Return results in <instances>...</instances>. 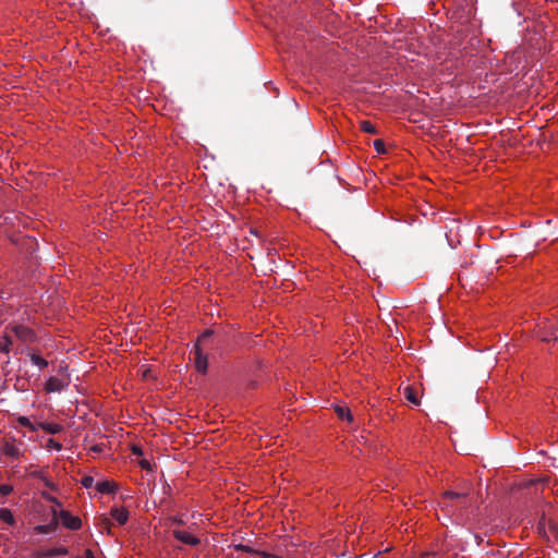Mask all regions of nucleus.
Returning <instances> with one entry per match:
<instances>
[{
  "label": "nucleus",
  "mask_w": 558,
  "mask_h": 558,
  "mask_svg": "<svg viewBox=\"0 0 558 558\" xmlns=\"http://www.w3.org/2000/svg\"><path fill=\"white\" fill-rule=\"evenodd\" d=\"M213 335L211 330H206L197 340L194 345L193 351L191 352L194 355V364L197 372L205 374L208 368L207 355L201 349V342H204Z\"/></svg>",
  "instance_id": "obj_1"
},
{
  "label": "nucleus",
  "mask_w": 558,
  "mask_h": 558,
  "mask_svg": "<svg viewBox=\"0 0 558 558\" xmlns=\"http://www.w3.org/2000/svg\"><path fill=\"white\" fill-rule=\"evenodd\" d=\"M9 329V327H7ZM14 336L24 343H32L36 340V333L33 329L24 325H13L10 327Z\"/></svg>",
  "instance_id": "obj_2"
},
{
  "label": "nucleus",
  "mask_w": 558,
  "mask_h": 558,
  "mask_svg": "<svg viewBox=\"0 0 558 558\" xmlns=\"http://www.w3.org/2000/svg\"><path fill=\"white\" fill-rule=\"evenodd\" d=\"M59 518L66 529L76 531L82 526L81 519L78 517L72 515L68 510H61L59 512Z\"/></svg>",
  "instance_id": "obj_3"
},
{
  "label": "nucleus",
  "mask_w": 558,
  "mask_h": 558,
  "mask_svg": "<svg viewBox=\"0 0 558 558\" xmlns=\"http://www.w3.org/2000/svg\"><path fill=\"white\" fill-rule=\"evenodd\" d=\"M69 554V549L66 547H57L51 549H43V550H35L32 553L33 558H51L54 556H64Z\"/></svg>",
  "instance_id": "obj_4"
},
{
  "label": "nucleus",
  "mask_w": 558,
  "mask_h": 558,
  "mask_svg": "<svg viewBox=\"0 0 558 558\" xmlns=\"http://www.w3.org/2000/svg\"><path fill=\"white\" fill-rule=\"evenodd\" d=\"M173 535L178 541H180L183 544L191 546H196L199 544V539L186 531L174 530Z\"/></svg>",
  "instance_id": "obj_5"
},
{
  "label": "nucleus",
  "mask_w": 558,
  "mask_h": 558,
  "mask_svg": "<svg viewBox=\"0 0 558 558\" xmlns=\"http://www.w3.org/2000/svg\"><path fill=\"white\" fill-rule=\"evenodd\" d=\"M111 517L120 524L123 525L129 519V511L124 508H113L111 510Z\"/></svg>",
  "instance_id": "obj_6"
},
{
  "label": "nucleus",
  "mask_w": 558,
  "mask_h": 558,
  "mask_svg": "<svg viewBox=\"0 0 558 558\" xmlns=\"http://www.w3.org/2000/svg\"><path fill=\"white\" fill-rule=\"evenodd\" d=\"M96 489L101 494H112L117 489V485L111 481H102L96 484Z\"/></svg>",
  "instance_id": "obj_7"
},
{
  "label": "nucleus",
  "mask_w": 558,
  "mask_h": 558,
  "mask_svg": "<svg viewBox=\"0 0 558 558\" xmlns=\"http://www.w3.org/2000/svg\"><path fill=\"white\" fill-rule=\"evenodd\" d=\"M53 517H54V520L51 523L46 524V525H37L35 527V531L39 534H48V533L54 532L58 526V521L56 520V518H57L56 510H53Z\"/></svg>",
  "instance_id": "obj_8"
},
{
  "label": "nucleus",
  "mask_w": 558,
  "mask_h": 558,
  "mask_svg": "<svg viewBox=\"0 0 558 558\" xmlns=\"http://www.w3.org/2000/svg\"><path fill=\"white\" fill-rule=\"evenodd\" d=\"M39 427L51 435L59 434L62 430V426L57 423H40Z\"/></svg>",
  "instance_id": "obj_9"
},
{
  "label": "nucleus",
  "mask_w": 558,
  "mask_h": 558,
  "mask_svg": "<svg viewBox=\"0 0 558 558\" xmlns=\"http://www.w3.org/2000/svg\"><path fill=\"white\" fill-rule=\"evenodd\" d=\"M403 393H404V397L408 401H410L411 403H413L414 405H418L420 404V400L416 396V391L413 387L411 386H407L404 389H403Z\"/></svg>",
  "instance_id": "obj_10"
},
{
  "label": "nucleus",
  "mask_w": 558,
  "mask_h": 558,
  "mask_svg": "<svg viewBox=\"0 0 558 558\" xmlns=\"http://www.w3.org/2000/svg\"><path fill=\"white\" fill-rule=\"evenodd\" d=\"M3 453L8 457L19 458L20 449L13 442H5Z\"/></svg>",
  "instance_id": "obj_11"
},
{
  "label": "nucleus",
  "mask_w": 558,
  "mask_h": 558,
  "mask_svg": "<svg viewBox=\"0 0 558 558\" xmlns=\"http://www.w3.org/2000/svg\"><path fill=\"white\" fill-rule=\"evenodd\" d=\"M335 411L338 415L339 418L341 420H345L348 422H352L353 421V416L350 412V410L348 408H343V407H340V405H337L335 408Z\"/></svg>",
  "instance_id": "obj_12"
},
{
  "label": "nucleus",
  "mask_w": 558,
  "mask_h": 558,
  "mask_svg": "<svg viewBox=\"0 0 558 558\" xmlns=\"http://www.w3.org/2000/svg\"><path fill=\"white\" fill-rule=\"evenodd\" d=\"M28 356L32 361V363L36 366H38L40 369H44L48 366V361H46L44 357L36 353H28Z\"/></svg>",
  "instance_id": "obj_13"
},
{
  "label": "nucleus",
  "mask_w": 558,
  "mask_h": 558,
  "mask_svg": "<svg viewBox=\"0 0 558 558\" xmlns=\"http://www.w3.org/2000/svg\"><path fill=\"white\" fill-rule=\"evenodd\" d=\"M12 345V340L9 336H0V352L2 353H10Z\"/></svg>",
  "instance_id": "obj_14"
},
{
  "label": "nucleus",
  "mask_w": 558,
  "mask_h": 558,
  "mask_svg": "<svg viewBox=\"0 0 558 558\" xmlns=\"http://www.w3.org/2000/svg\"><path fill=\"white\" fill-rule=\"evenodd\" d=\"M0 520H2L3 522L12 525L15 523V519L13 517V513L11 512V510L7 509V508H1L0 509Z\"/></svg>",
  "instance_id": "obj_15"
},
{
  "label": "nucleus",
  "mask_w": 558,
  "mask_h": 558,
  "mask_svg": "<svg viewBox=\"0 0 558 558\" xmlns=\"http://www.w3.org/2000/svg\"><path fill=\"white\" fill-rule=\"evenodd\" d=\"M468 495L469 494L466 492H464V493H456V492L447 490V492L444 493L442 498L445 500L462 499V498L468 497Z\"/></svg>",
  "instance_id": "obj_16"
},
{
  "label": "nucleus",
  "mask_w": 558,
  "mask_h": 558,
  "mask_svg": "<svg viewBox=\"0 0 558 558\" xmlns=\"http://www.w3.org/2000/svg\"><path fill=\"white\" fill-rule=\"evenodd\" d=\"M60 380L56 377H50L48 380H47V384H46V389L47 391H57L60 389Z\"/></svg>",
  "instance_id": "obj_17"
},
{
  "label": "nucleus",
  "mask_w": 558,
  "mask_h": 558,
  "mask_svg": "<svg viewBox=\"0 0 558 558\" xmlns=\"http://www.w3.org/2000/svg\"><path fill=\"white\" fill-rule=\"evenodd\" d=\"M361 130L365 133L376 134L377 130L375 125L369 121H361Z\"/></svg>",
  "instance_id": "obj_18"
},
{
  "label": "nucleus",
  "mask_w": 558,
  "mask_h": 558,
  "mask_svg": "<svg viewBox=\"0 0 558 558\" xmlns=\"http://www.w3.org/2000/svg\"><path fill=\"white\" fill-rule=\"evenodd\" d=\"M17 422L22 426H26V427H29L32 430H36L35 426L32 424L29 418H27L26 416H20L17 418Z\"/></svg>",
  "instance_id": "obj_19"
},
{
  "label": "nucleus",
  "mask_w": 558,
  "mask_h": 558,
  "mask_svg": "<svg viewBox=\"0 0 558 558\" xmlns=\"http://www.w3.org/2000/svg\"><path fill=\"white\" fill-rule=\"evenodd\" d=\"M374 148L378 154L386 153L385 143L383 140H376L374 141Z\"/></svg>",
  "instance_id": "obj_20"
},
{
  "label": "nucleus",
  "mask_w": 558,
  "mask_h": 558,
  "mask_svg": "<svg viewBox=\"0 0 558 558\" xmlns=\"http://www.w3.org/2000/svg\"><path fill=\"white\" fill-rule=\"evenodd\" d=\"M81 483L85 488H90L94 485V478L90 475H85L82 477Z\"/></svg>",
  "instance_id": "obj_21"
},
{
  "label": "nucleus",
  "mask_w": 558,
  "mask_h": 558,
  "mask_svg": "<svg viewBox=\"0 0 558 558\" xmlns=\"http://www.w3.org/2000/svg\"><path fill=\"white\" fill-rule=\"evenodd\" d=\"M13 492V486L9 484H0V495L8 496Z\"/></svg>",
  "instance_id": "obj_22"
},
{
  "label": "nucleus",
  "mask_w": 558,
  "mask_h": 558,
  "mask_svg": "<svg viewBox=\"0 0 558 558\" xmlns=\"http://www.w3.org/2000/svg\"><path fill=\"white\" fill-rule=\"evenodd\" d=\"M47 447L53 448L56 450H61L62 446L60 442L56 441L54 439L50 438L48 440Z\"/></svg>",
  "instance_id": "obj_23"
},
{
  "label": "nucleus",
  "mask_w": 558,
  "mask_h": 558,
  "mask_svg": "<svg viewBox=\"0 0 558 558\" xmlns=\"http://www.w3.org/2000/svg\"><path fill=\"white\" fill-rule=\"evenodd\" d=\"M550 531H551L554 537L558 541V526H556V525L551 526Z\"/></svg>",
  "instance_id": "obj_24"
},
{
  "label": "nucleus",
  "mask_w": 558,
  "mask_h": 558,
  "mask_svg": "<svg viewBox=\"0 0 558 558\" xmlns=\"http://www.w3.org/2000/svg\"><path fill=\"white\" fill-rule=\"evenodd\" d=\"M141 466H142L143 469H149V466H150V465H149V462H148L147 460H143V461L141 462Z\"/></svg>",
  "instance_id": "obj_25"
},
{
  "label": "nucleus",
  "mask_w": 558,
  "mask_h": 558,
  "mask_svg": "<svg viewBox=\"0 0 558 558\" xmlns=\"http://www.w3.org/2000/svg\"><path fill=\"white\" fill-rule=\"evenodd\" d=\"M85 558H95V557H94V554H93V551H92L90 549H87V550L85 551Z\"/></svg>",
  "instance_id": "obj_26"
},
{
  "label": "nucleus",
  "mask_w": 558,
  "mask_h": 558,
  "mask_svg": "<svg viewBox=\"0 0 558 558\" xmlns=\"http://www.w3.org/2000/svg\"><path fill=\"white\" fill-rule=\"evenodd\" d=\"M133 453L140 456V454H142V449H140L137 447H134L133 448Z\"/></svg>",
  "instance_id": "obj_27"
},
{
  "label": "nucleus",
  "mask_w": 558,
  "mask_h": 558,
  "mask_svg": "<svg viewBox=\"0 0 558 558\" xmlns=\"http://www.w3.org/2000/svg\"><path fill=\"white\" fill-rule=\"evenodd\" d=\"M92 449H93L94 451H96V452L101 451V448H100L99 446H97V445H96V446H94Z\"/></svg>",
  "instance_id": "obj_28"
},
{
  "label": "nucleus",
  "mask_w": 558,
  "mask_h": 558,
  "mask_svg": "<svg viewBox=\"0 0 558 558\" xmlns=\"http://www.w3.org/2000/svg\"><path fill=\"white\" fill-rule=\"evenodd\" d=\"M49 500L60 506L59 501L54 497H50Z\"/></svg>",
  "instance_id": "obj_29"
}]
</instances>
